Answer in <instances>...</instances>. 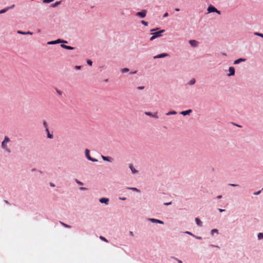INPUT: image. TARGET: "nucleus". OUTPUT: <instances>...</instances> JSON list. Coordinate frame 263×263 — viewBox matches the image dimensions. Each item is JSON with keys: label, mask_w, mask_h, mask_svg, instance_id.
I'll list each match as a JSON object with an SVG mask.
<instances>
[{"label": "nucleus", "mask_w": 263, "mask_h": 263, "mask_svg": "<svg viewBox=\"0 0 263 263\" xmlns=\"http://www.w3.org/2000/svg\"><path fill=\"white\" fill-rule=\"evenodd\" d=\"M61 46L62 48H64V49H65V47H66V45H64V44H61Z\"/></svg>", "instance_id": "obj_46"}, {"label": "nucleus", "mask_w": 263, "mask_h": 263, "mask_svg": "<svg viewBox=\"0 0 263 263\" xmlns=\"http://www.w3.org/2000/svg\"><path fill=\"white\" fill-rule=\"evenodd\" d=\"M100 238L101 240H103V241H105V242H108V241L107 240V239H106L105 237H103V236H101L100 237Z\"/></svg>", "instance_id": "obj_31"}, {"label": "nucleus", "mask_w": 263, "mask_h": 263, "mask_svg": "<svg viewBox=\"0 0 263 263\" xmlns=\"http://www.w3.org/2000/svg\"><path fill=\"white\" fill-rule=\"evenodd\" d=\"M229 185L230 186H238L237 184H231V183L229 184Z\"/></svg>", "instance_id": "obj_42"}, {"label": "nucleus", "mask_w": 263, "mask_h": 263, "mask_svg": "<svg viewBox=\"0 0 263 263\" xmlns=\"http://www.w3.org/2000/svg\"><path fill=\"white\" fill-rule=\"evenodd\" d=\"M246 61V59H245L240 58V59H238L235 60L234 62V64H238L240 63L241 62H245Z\"/></svg>", "instance_id": "obj_10"}, {"label": "nucleus", "mask_w": 263, "mask_h": 263, "mask_svg": "<svg viewBox=\"0 0 263 263\" xmlns=\"http://www.w3.org/2000/svg\"><path fill=\"white\" fill-rule=\"evenodd\" d=\"M229 73L228 74L229 76H233L235 74V69L233 67H230L229 69Z\"/></svg>", "instance_id": "obj_6"}, {"label": "nucleus", "mask_w": 263, "mask_h": 263, "mask_svg": "<svg viewBox=\"0 0 263 263\" xmlns=\"http://www.w3.org/2000/svg\"><path fill=\"white\" fill-rule=\"evenodd\" d=\"M130 235L131 236H134V234H133V233L132 232H130Z\"/></svg>", "instance_id": "obj_51"}, {"label": "nucleus", "mask_w": 263, "mask_h": 263, "mask_svg": "<svg viewBox=\"0 0 263 263\" xmlns=\"http://www.w3.org/2000/svg\"><path fill=\"white\" fill-rule=\"evenodd\" d=\"M179 10H179V9H178V8H176V9H175V11H179Z\"/></svg>", "instance_id": "obj_54"}, {"label": "nucleus", "mask_w": 263, "mask_h": 263, "mask_svg": "<svg viewBox=\"0 0 263 263\" xmlns=\"http://www.w3.org/2000/svg\"><path fill=\"white\" fill-rule=\"evenodd\" d=\"M85 155L88 160H89V157H91L89 155V151L87 149H85Z\"/></svg>", "instance_id": "obj_19"}, {"label": "nucleus", "mask_w": 263, "mask_h": 263, "mask_svg": "<svg viewBox=\"0 0 263 263\" xmlns=\"http://www.w3.org/2000/svg\"><path fill=\"white\" fill-rule=\"evenodd\" d=\"M145 114L147 116H151L152 117V115L153 114H152V112H148V111H145Z\"/></svg>", "instance_id": "obj_27"}, {"label": "nucleus", "mask_w": 263, "mask_h": 263, "mask_svg": "<svg viewBox=\"0 0 263 263\" xmlns=\"http://www.w3.org/2000/svg\"><path fill=\"white\" fill-rule=\"evenodd\" d=\"M260 192H261V191H259L258 192H254L253 194L255 195H258L260 193Z\"/></svg>", "instance_id": "obj_39"}, {"label": "nucleus", "mask_w": 263, "mask_h": 263, "mask_svg": "<svg viewBox=\"0 0 263 263\" xmlns=\"http://www.w3.org/2000/svg\"><path fill=\"white\" fill-rule=\"evenodd\" d=\"M17 33L21 34H29V35H32L33 34V33L30 32V31L23 32V31H20V30H18L17 31Z\"/></svg>", "instance_id": "obj_11"}, {"label": "nucleus", "mask_w": 263, "mask_h": 263, "mask_svg": "<svg viewBox=\"0 0 263 263\" xmlns=\"http://www.w3.org/2000/svg\"><path fill=\"white\" fill-rule=\"evenodd\" d=\"M99 201L102 203H105L107 204L108 203L109 199L108 198H102L100 199Z\"/></svg>", "instance_id": "obj_8"}, {"label": "nucleus", "mask_w": 263, "mask_h": 263, "mask_svg": "<svg viewBox=\"0 0 263 263\" xmlns=\"http://www.w3.org/2000/svg\"><path fill=\"white\" fill-rule=\"evenodd\" d=\"M89 160H90V161H93V162H97V161H98L97 159H96L95 158H92L91 157H89Z\"/></svg>", "instance_id": "obj_29"}, {"label": "nucleus", "mask_w": 263, "mask_h": 263, "mask_svg": "<svg viewBox=\"0 0 263 263\" xmlns=\"http://www.w3.org/2000/svg\"><path fill=\"white\" fill-rule=\"evenodd\" d=\"M254 34L255 35H257V36H259L263 38V34L262 33H259V32H255L254 33Z\"/></svg>", "instance_id": "obj_21"}, {"label": "nucleus", "mask_w": 263, "mask_h": 263, "mask_svg": "<svg viewBox=\"0 0 263 263\" xmlns=\"http://www.w3.org/2000/svg\"><path fill=\"white\" fill-rule=\"evenodd\" d=\"M214 233H218V230L217 229H213L211 231V233L213 235Z\"/></svg>", "instance_id": "obj_30"}, {"label": "nucleus", "mask_w": 263, "mask_h": 263, "mask_svg": "<svg viewBox=\"0 0 263 263\" xmlns=\"http://www.w3.org/2000/svg\"><path fill=\"white\" fill-rule=\"evenodd\" d=\"M149 220L152 222L158 223L160 224H163V222L162 221L157 219L150 218V219H149Z\"/></svg>", "instance_id": "obj_7"}, {"label": "nucleus", "mask_w": 263, "mask_h": 263, "mask_svg": "<svg viewBox=\"0 0 263 263\" xmlns=\"http://www.w3.org/2000/svg\"><path fill=\"white\" fill-rule=\"evenodd\" d=\"M81 190H85L84 187H81Z\"/></svg>", "instance_id": "obj_56"}, {"label": "nucleus", "mask_w": 263, "mask_h": 263, "mask_svg": "<svg viewBox=\"0 0 263 263\" xmlns=\"http://www.w3.org/2000/svg\"><path fill=\"white\" fill-rule=\"evenodd\" d=\"M65 49H68V50H73L74 49L73 47L69 46H67L65 47Z\"/></svg>", "instance_id": "obj_26"}, {"label": "nucleus", "mask_w": 263, "mask_h": 263, "mask_svg": "<svg viewBox=\"0 0 263 263\" xmlns=\"http://www.w3.org/2000/svg\"><path fill=\"white\" fill-rule=\"evenodd\" d=\"M15 7V5H12L11 6L9 7H10V9H11V8H13Z\"/></svg>", "instance_id": "obj_48"}, {"label": "nucleus", "mask_w": 263, "mask_h": 263, "mask_svg": "<svg viewBox=\"0 0 263 263\" xmlns=\"http://www.w3.org/2000/svg\"><path fill=\"white\" fill-rule=\"evenodd\" d=\"M189 43L192 46V47H197L198 46V42L195 41V40H190L189 41Z\"/></svg>", "instance_id": "obj_5"}, {"label": "nucleus", "mask_w": 263, "mask_h": 263, "mask_svg": "<svg viewBox=\"0 0 263 263\" xmlns=\"http://www.w3.org/2000/svg\"><path fill=\"white\" fill-rule=\"evenodd\" d=\"M177 114V112L175 111H169L167 113H166V115H176Z\"/></svg>", "instance_id": "obj_20"}, {"label": "nucleus", "mask_w": 263, "mask_h": 263, "mask_svg": "<svg viewBox=\"0 0 263 263\" xmlns=\"http://www.w3.org/2000/svg\"><path fill=\"white\" fill-rule=\"evenodd\" d=\"M9 9H10V7H6V8L0 10V14L5 13Z\"/></svg>", "instance_id": "obj_17"}, {"label": "nucleus", "mask_w": 263, "mask_h": 263, "mask_svg": "<svg viewBox=\"0 0 263 263\" xmlns=\"http://www.w3.org/2000/svg\"><path fill=\"white\" fill-rule=\"evenodd\" d=\"M76 181L77 182V183H78L80 185H83V183L81 182V181L78 180L77 179H76Z\"/></svg>", "instance_id": "obj_38"}, {"label": "nucleus", "mask_w": 263, "mask_h": 263, "mask_svg": "<svg viewBox=\"0 0 263 263\" xmlns=\"http://www.w3.org/2000/svg\"><path fill=\"white\" fill-rule=\"evenodd\" d=\"M195 221L198 226L200 227L202 226V222L200 220L199 218H196Z\"/></svg>", "instance_id": "obj_16"}, {"label": "nucleus", "mask_w": 263, "mask_h": 263, "mask_svg": "<svg viewBox=\"0 0 263 263\" xmlns=\"http://www.w3.org/2000/svg\"><path fill=\"white\" fill-rule=\"evenodd\" d=\"M53 0H44L43 1V2L44 3H50V2H52Z\"/></svg>", "instance_id": "obj_37"}, {"label": "nucleus", "mask_w": 263, "mask_h": 263, "mask_svg": "<svg viewBox=\"0 0 263 263\" xmlns=\"http://www.w3.org/2000/svg\"><path fill=\"white\" fill-rule=\"evenodd\" d=\"M218 210L220 212H222L224 211V210H222V209H219Z\"/></svg>", "instance_id": "obj_49"}, {"label": "nucleus", "mask_w": 263, "mask_h": 263, "mask_svg": "<svg viewBox=\"0 0 263 263\" xmlns=\"http://www.w3.org/2000/svg\"><path fill=\"white\" fill-rule=\"evenodd\" d=\"M168 13L167 12H166L164 14L163 17H166L168 16Z\"/></svg>", "instance_id": "obj_41"}, {"label": "nucleus", "mask_w": 263, "mask_h": 263, "mask_svg": "<svg viewBox=\"0 0 263 263\" xmlns=\"http://www.w3.org/2000/svg\"><path fill=\"white\" fill-rule=\"evenodd\" d=\"M60 223L63 225L64 227H66V228H71V227L69 225H67V224H65L61 221H60Z\"/></svg>", "instance_id": "obj_24"}, {"label": "nucleus", "mask_w": 263, "mask_h": 263, "mask_svg": "<svg viewBox=\"0 0 263 263\" xmlns=\"http://www.w3.org/2000/svg\"><path fill=\"white\" fill-rule=\"evenodd\" d=\"M102 158L103 159V160H104V161H111V158L109 157H105V156H102Z\"/></svg>", "instance_id": "obj_15"}, {"label": "nucleus", "mask_w": 263, "mask_h": 263, "mask_svg": "<svg viewBox=\"0 0 263 263\" xmlns=\"http://www.w3.org/2000/svg\"><path fill=\"white\" fill-rule=\"evenodd\" d=\"M128 189L134 191H136L137 192H140V191L138 189H137L136 187H128Z\"/></svg>", "instance_id": "obj_22"}, {"label": "nucleus", "mask_w": 263, "mask_h": 263, "mask_svg": "<svg viewBox=\"0 0 263 263\" xmlns=\"http://www.w3.org/2000/svg\"><path fill=\"white\" fill-rule=\"evenodd\" d=\"M186 233L188 234H190L191 235H192V236H194L191 232H185Z\"/></svg>", "instance_id": "obj_47"}, {"label": "nucleus", "mask_w": 263, "mask_h": 263, "mask_svg": "<svg viewBox=\"0 0 263 263\" xmlns=\"http://www.w3.org/2000/svg\"><path fill=\"white\" fill-rule=\"evenodd\" d=\"M60 2H57L55 3H54V4L52 5V7H57V6H58L60 4Z\"/></svg>", "instance_id": "obj_25"}, {"label": "nucleus", "mask_w": 263, "mask_h": 263, "mask_svg": "<svg viewBox=\"0 0 263 263\" xmlns=\"http://www.w3.org/2000/svg\"><path fill=\"white\" fill-rule=\"evenodd\" d=\"M167 55H168V54L167 53H162L160 54H158L156 56H155L154 59L162 58L165 57Z\"/></svg>", "instance_id": "obj_12"}, {"label": "nucleus", "mask_w": 263, "mask_h": 263, "mask_svg": "<svg viewBox=\"0 0 263 263\" xmlns=\"http://www.w3.org/2000/svg\"><path fill=\"white\" fill-rule=\"evenodd\" d=\"M197 238L199 239H201V238L200 237H197Z\"/></svg>", "instance_id": "obj_55"}, {"label": "nucleus", "mask_w": 263, "mask_h": 263, "mask_svg": "<svg viewBox=\"0 0 263 263\" xmlns=\"http://www.w3.org/2000/svg\"><path fill=\"white\" fill-rule=\"evenodd\" d=\"M50 185H51V186H54V184H53L52 183H50Z\"/></svg>", "instance_id": "obj_53"}, {"label": "nucleus", "mask_w": 263, "mask_h": 263, "mask_svg": "<svg viewBox=\"0 0 263 263\" xmlns=\"http://www.w3.org/2000/svg\"><path fill=\"white\" fill-rule=\"evenodd\" d=\"M129 168L133 174H136L138 173V171L134 168L133 165L132 164H129Z\"/></svg>", "instance_id": "obj_13"}, {"label": "nucleus", "mask_w": 263, "mask_h": 263, "mask_svg": "<svg viewBox=\"0 0 263 263\" xmlns=\"http://www.w3.org/2000/svg\"><path fill=\"white\" fill-rule=\"evenodd\" d=\"M129 71V69L128 68H123L122 70V72H127Z\"/></svg>", "instance_id": "obj_33"}, {"label": "nucleus", "mask_w": 263, "mask_h": 263, "mask_svg": "<svg viewBox=\"0 0 263 263\" xmlns=\"http://www.w3.org/2000/svg\"><path fill=\"white\" fill-rule=\"evenodd\" d=\"M177 260L178 261V263H182V261L181 260H179V259H177Z\"/></svg>", "instance_id": "obj_50"}, {"label": "nucleus", "mask_w": 263, "mask_h": 263, "mask_svg": "<svg viewBox=\"0 0 263 263\" xmlns=\"http://www.w3.org/2000/svg\"><path fill=\"white\" fill-rule=\"evenodd\" d=\"M75 68L76 69L79 70V69H80L81 68V66H76L75 67Z\"/></svg>", "instance_id": "obj_40"}, {"label": "nucleus", "mask_w": 263, "mask_h": 263, "mask_svg": "<svg viewBox=\"0 0 263 263\" xmlns=\"http://www.w3.org/2000/svg\"><path fill=\"white\" fill-rule=\"evenodd\" d=\"M258 238L259 239H261L263 238V233H259L258 234Z\"/></svg>", "instance_id": "obj_23"}, {"label": "nucleus", "mask_w": 263, "mask_h": 263, "mask_svg": "<svg viewBox=\"0 0 263 263\" xmlns=\"http://www.w3.org/2000/svg\"><path fill=\"white\" fill-rule=\"evenodd\" d=\"M152 117H154L156 119H158V116L157 115V112H155L154 114H153L152 115Z\"/></svg>", "instance_id": "obj_28"}, {"label": "nucleus", "mask_w": 263, "mask_h": 263, "mask_svg": "<svg viewBox=\"0 0 263 263\" xmlns=\"http://www.w3.org/2000/svg\"><path fill=\"white\" fill-rule=\"evenodd\" d=\"M138 89H139V90H142V89H144V87L143 86H140V87H138Z\"/></svg>", "instance_id": "obj_44"}, {"label": "nucleus", "mask_w": 263, "mask_h": 263, "mask_svg": "<svg viewBox=\"0 0 263 263\" xmlns=\"http://www.w3.org/2000/svg\"><path fill=\"white\" fill-rule=\"evenodd\" d=\"M164 205H170V204H171V202H166V203H164Z\"/></svg>", "instance_id": "obj_45"}, {"label": "nucleus", "mask_w": 263, "mask_h": 263, "mask_svg": "<svg viewBox=\"0 0 263 263\" xmlns=\"http://www.w3.org/2000/svg\"><path fill=\"white\" fill-rule=\"evenodd\" d=\"M87 64L90 65V66H91L92 65V61L90 60H88L87 61Z\"/></svg>", "instance_id": "obj_32"}, {"label": "nucleus", "mask_w": 263, "mask_h": 263, "mask_svg": "<svg viewBox=\"0 0 263 263\" xmlns=\"http://www.w3.org/2000/svg\"><path fill=\"white\" fill-rule=\"evenodd\" d=\"M217 198L218 199H220V198H221V195L218 196L217 197Z\"/></svg>", "instance_id": "obj_52"}, {"label": "nucleus", "mask_w": 263, "mask_h": 263, "mask_svg": "<svg viewBox=\"0 0 263 263\" xmlns=\"http://www.w3.org/2000/svg\"><path fill=\"white\" fill-rule=\"evenodd\" d=\"M141 23H142V24H143L144 25L146 26H147L148 25V23H147V22H145V21H141Z\"/></svg>", "instance_id": "obj_35"}, {"label": "nucleus", "mask_w": 263, "mask_h": 263, "mask_svg": "<svg viewBox=\"0 0 263 263\" xmlns=\"http://www.w3.org/2000/svg\"><path fill=\"white\" fill-rule=\"evenodd\" d=\"M146 12L147 11L146 10H142L141 11L137 12L136 13V15L141 18H143L146 16Z\"/></svg>", "instance_id": "obj_4"}, {"label": "nucleus", "mask_w": 263, "mask_h": 263, "mask_svg": "<svg viewBox=\"0 0 263 263\" xmlns=\"http://www.w3.org/2000/svg\"><path fill=\"white\" fill-rule=\"evenodd\" d=\"M61 39H58L55 41L49 42H48V44L52 45V44H58V43H61Z\"/></svg>", "instance_id": "obj_9"}, {"label": "nucleus", "mask_w": 263, "mask_h": 263, "mask_svg": "<svg viewBox=\"0 0 263 263\" xmlns=\"http://www.w3.org/2000/svg\"><path fill=\"white\" fill-rule=\"evenodd\" d=\"M61 43H67V42L66 41L61 40Z\"/></svg>", "instance_id": "obj_43"}, {"label": "nucleus", "mask_w": 263, "mask_h": 263, "mask_svg": "<svg viewBox=\"0 0 263 263\" xmlns=\"http://www.w3.org/2000/svg\"><path fill=\"white\" fill-rule=\"evenodd\" d=\"M208 11L209 13L211 12H216L218 14H220L221 12L220 11L218 10L216 8H215L214 6L211 5L208 8Z\"/></svg>", "instance_id": "obj_3"}, {"label": "nucleus", "mask_w": 263, "mask_h": 263, "mask_svg": "<svg viewBox=\"0 0 263 263\" xmlns=\"http://www.w3.org/2000/svg\"><path fill=\"white\" fill-rule=\"evenodd\" d=\"M46 131L47 133V137L48 138L52 139L53 138L52 135L50 134L48 128L46 129Z\"/></svg>", "instance_id": "obj_18"}, {"label": "nucleus", "mask_w": 263, "mask_h": 263, "mask_svg": "<svg viewBox=\"0 0 263 263\" xmlns=\"http://www.w3.org/2000/svg\"><path fill=\"white\" fill-rule=\"evenodd\" d=\"M43 125L45 127V128H46V129L48 128V126H47V124L46 121H44L43 122Z\"/></svg>", "instance_id": "obj_34"}, {"label": "nucleus", "mask_w": 263, "mask_h": 263, "mask_svg": "<svg viewBox=\"0 0 263 263\" xmlns=\"http://www.w3.org/2000/svg\"><path fill=\"white\" fill-rule=\"evenodd\" d=\"M9 141H10L9 138L8 137L6 136L5 137L4 140L2 142V147H3V148L6 149V151H8L9 152H10V151L7 148V144Z\"/></svg>", "instance_id": "obj_1"}, {"label": "nucleus", "mask_w": 263, "mask_h": 263, "mask_svg": "<svg viewBox=\"0 0 263 263\" xmlns=\"http://www.w3.org/2000/svg\"><path fill=\"white\" fill-rule=\"evenodd\" d=\"M122 200H125V198H122Z\"/></svg>", "instance_id": "obj_57"}, {"label": "nucleus", "mask_w": 263, "mask_h": 263, "mask_svg": "<svg viewBox=\"0 0 263 263\" xmlns=\"http://www.w3.org/2000/svg\"><path fill=\"white\" fill-rule=\"evenodd\" d=\"M192 110L191 109H189V110H185V111H181L180 112V114L181 115H183V116H186L187 115H189L190 114L191 112H192Z\"/></svg>", "instance_id": "obj_14"}, {"label": "nucleus", "mask_w": 263, "mask_h": 263, "mask_svg": "<svg viewBox=\"0 0 263 263\" xmlns=\"http://www.w3.org/2000/svg\"><path fill=\"white\" fill-rule=\"evenodd\" d=\"M164 32V30H161L159 31L152 33L153 36L151 37L150 40L153 41L155 39L161 36L162 35V33H163Z\"/></svg>", "instance_id": "obj_2"}, {"label": "nucleus", "mask_w": 263, "mask_h": 263, "mask_svg": "<svg viewBox=\"0 0 263 263\" xmlns=\"http://www.w3.org/2000/svg\"><path fill=\"white\" fill-rule=\"evenodd\" d=\"M195 83V80L193 79H192V80H191V81H190V84L191 85H193V84H194Z\"/></svg>", "instance_id": "obj_36"}]
</instances>
